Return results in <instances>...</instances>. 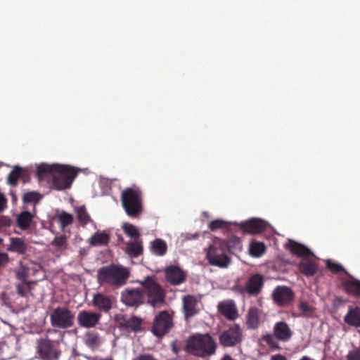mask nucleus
<instances>
[{"label":"nucleus","instance_id":"1","mask_svg":"<svg viewBox=\"0 0 360 360\" xmlns=\"http://www.w3.org/2000/svg\"><path fill=\"white\" fill-rule=\"evenodd\" d=\"M217 343L208 333H195L188 337L184 350L198 357H207L216 352Z\"/></svg>","mask_w":360,"mask_h":360},{"label":"nucleus","instance_id":"2","mask_svg":"<svg viewBox=\"0 0 360 360\" xmlns=\"http://www.w3.org/2000/svg\"><path fill=\"white\" fill-rule=\"evenodd\" d=\"M129 270L120 265L110 264L98 270L97 280L101 285H110L118 288L126 284L129 277Z\"/></svg>","mask_w":360,"mask_h":360},{"label":"nucleus","instance_id":"3","mask_svg":"<svg viewBox=\"0 0 360 360\" xmlns=\"http://www.w3.org/2000/svg\"><path fill=\"white\" fill-rule=\"evenodd\" d=\"M122 207L127 214L138 218L143 211L142 193L139 189L127 188L121 194Z\"/></svg>","mask_w":360,"mask_h":360},{"label":"nucleus","instance_id":"4","mask_svg":"<svg viewBox=\"0 0 360 360\" xmlns=\"http://www.w3.org/2000/svg\"><path fill=\"white\" fill-rule=\"evenodd\" d=\"M292 336V331L289 325L280 321L275 323L273 328V334H266L262 336L261 340L265 342L272 351L280 350L278 341L288 342Z\"/></svg>","mask_w":360,"mask_h":360},{"label":"nucleus","instance_id":"5","mask_svg":"<svg viewBox=\"0 0 360 360\" xmlns=\"http://www.w3.org/2000/svg\"><path fill=\"white\" fill-rule=\"evenodd\" d=\"M226 245L223 239H216L206 251V257L209 263L219 268H226L231 263L228 256Z\"/></svg>","mask_w":360,"mask_h":360},{"label":"nucleus","instance_id":"6","mask_svg":"<svg viewBox=\"0 0 360 360\" xmlns=\"http://www.w3.org/2000/svg\"><path fill=\"white\" fill-rule=\"evenodd\" d=\"M140 283L143 288L144 295H146L147 302L150 305L154 308H158L165 304V291L152 277H146Z\"/></svg>","mask_w":360,"mask_h":360},{"label":"nucleus","instance_id":"7","mask_svg":"<svg viewBox=\"0 0 360 360\" xmlns=\"http://www.w3.org/2000/svg\"><path fill=\"white\" fill-rule=\"evenodd\" d=\"M264 281L262 274H255L250 276L243 285L236 284L233 290L243 297H257L262 292Z\"/></svg>","mask_w":360,"mask_h":360},{"label":"nucleus","instance_id":"8","mask_svg":"<svg viewBox=\"0 0 360 360\" xmlns=\"http://www.w3.org/2000/svg\"><path fill=\"white\" fill-rule=\"evenodd\" d=\"M53 175V186L58 191L69 188L78 174L79 170L69 165H59Z\"/></svg>","mask_w":360,"mask_h":360},{"label":"nucleus","instance_id":"9","mask_svg":"<svg viewBox=\"0 0 360 360\" xmlns=\"http://www.w3.org/2000/svg\"><path fill=\"white\" fill-rule=\"evenodd\" d=\"M51 325L54 328L68 329L75 323V314L67 307H57L50 313Z\"/></svg>","mask_w":360,"mask_h":360},{"label":"nucleus","instance_id":"10","mask_svg":"<svg viewBox=\"0 0 360 360\" xmlns=\"http://www.w3.org/2000/svg\"><path fill=\"white\" fill-rule=\"evenodd\" d=\"M37 353L39 359L58 360L60 351L57 341L52 340L48 337L41 338L37 340Z\"/></svg>","mask_w":360,"mask_h":360},{"label":"nucleus","instance_id":"11","mask_svg":"<svg viewBox=\"0 0 360 360\" xmlns=\"http://www.w3.org/2000/svg\"><path fill=\"white\" fill-rule=\"evenodd\" d=\"M174 326L173 317L167 311L159 312L153 320L151 331L158 338L168 333Z\"/></svg>","mask_w":360,"mask_h":360},{"label":"nucleus","instance_id":"12","mask_svg":"<svg viewBox=\"0 0 360 360\" xmlns=\"http://www.w3.org/2000/svg\"><path fill=\"white\" fill-rule=\"evenodd\" d=\"M243 340V330L238 324H233L228 329L222 331L219 335V341L224 347H235Z\"/></svg>","mask_w":360,"mask_h":360},{"label":"nucleus","instance_id":"13","mask_svg":"<svg viewBox=\"0 0 360 360\" xmlns=\"http://www.w3.org/2000/svg\"><path fill=\"white\" fill-rule=\"evenodd\" d=\"M274 302L280 307L289 305L294 300L295 293L293 290L285 285H278L272 292Z\"/></svg>","mask_w":360,"mask_h":360},{"label":"nucleus","instance_id":"14","mask_svg":"<svg viewBox=\"0 0 360 360\" xmlns=\"http://www.w3.org/2000/svg\"><path fill=\"white\" fill-rule=\"evenodd\" d=\"M121 300L127 306L137 307L143 303V289L127 288L121 293Z\"/></svg>","mask_w":360,"mask_h":360},{"label":"nucleus","instance_id":"15","mask_svg":"<svg viewBox=\"0 0 360 360\" xmlns=\"http://www.w3.org/2000/svg\"><path fill=\"white\" fill-rule=\"evenodd\" d=\"M101 314L91 311L82 310L77 316L78 325L84 328L96 327L101 319Z\"/></svg>","mask_w":360,"mask_h":360},{"label":"nucleus","instance_id":"16","mask_svg":"<svg viewBox=\"0 0 360 360\" xmlns=\"http://www.w3.org/2000/svg\"><path fill=\"white\" fill-rule=\"evenodd\" d=\"M142 323L143 320L135 316H132L130 318L122 316L117 320L119 329L127 333L140 332L141 330Z\"/></svg>","mask_w":360,"mask_h":360},{"label":"nucleus","instance_id":"17","mask_svg":"<svg viewBox=\"0 0 360 360\" xmlns=\"http://www.w3.org/2000/svg\"><path fill=\"white\" fill-rule=\"evenodd\" d=\"M165 277L171 285H178L183 283L186 278V272L179 266L170 265L165 269Z\"/></svg>","mask_w":360,"mask_h":360},{"label":"nucleus","instance_id":"18","mask_svg":"<svg viewBox=\"0 0 360 360\" xmlns=\"http://www.w3.org/2000/svg\"><path fill=\"white\" fill-rule=\"evenodd\" d=\"M182 303L184 318L186 321L198 314V301L195 296L192 295L184 296L182 298Z\"/></svg>","mask_w":360,"mask_h":360},{"label":"nucleus","instance_id":"19","mask_svg":"<svg viewBox=\"0 0 360 360\" xmlns=\"http://www.w3.org/2000/svg\"><path fill=\"white\" fill-rule=\"evenodd\" d=\"M240 227L244 232L255 234L261 233L265 229L266 224L262 219H251L241 222Z\"/></svg>","mask_w":360,"mask_h":360},{"label":"nucleus","instance_id":"20","mask_svg":"<svg viewBox=\"0 0 360 360\" xmlns=\"http://www.w3.org/2000/svg\"><path fill=\"white\" fill-rule=\"evenodd\" d=\"M35 214L36 210L34 207L33 209V213L26 210L20 212L15 218V223L19 229L22 231L28 230L34 221Z\"/></svg>","mask_w":360,"mask_h":360},{"label":"nucleus","instance_id":"21","mask_svg":"<svg viewBox=\"0 0 360 360\" xmlns=\"http://www.w3.org/2000/svg\"><path fill=\"white\" fill-rule=\"evenodd\" d=\"M92 305L100 311L108 313L112 308V300L108 295L98 292L93 297Z\"/></svg>","mask_w":360,"mask_h":360},{"label":"nucleus","instance_id":"22","mask_svg":"<svg viewBox=\"0 0 360 360\" xmlns=\"http://www.w3.org/2000/svg\"><path fill=\"white\" fill-rule=\"evenodd\" d=\"M217 308L219 311L229 320H234L238 316L237 309L232 301L219 302Z\"/></svg>","mask_w":360,"mask_h":360},{"label":"nucleus","instance_id":"23","mask_svg":"<svg viewBox=\"0 0 360 360\" xmlns=\"http://www.w3.org/2000/svg\"><path fill=\"white\" fill-rule=\"evenodd\" d=\"M110 240V236L106 231H97L89 239L88 243L91 246H105Z\"/></svg>","mask_w":360,"mask_h":360},{"label":"nucleus","instance_id":"24","mask_svg":"<svg viewBox=\"0 0 360 360\" xmlns=\"http://www.w3.org/2000/svg\"><path fill=\"white\" fill-rule=\"evenodd\" d=\"M10 245L7 248L9 252H16L19 255L26 253L27 247L24 240L21 238L11 237L10 238Z\"/></svg>","mask_w":360,"mask_h":360},{"label":"nucleus","instance_id":"25","mask_svg":"<svg viewBox=\"0 0 360 360\" xmlns=\"http://www.w3.org/2000/svg\"><path fill=\"white\" fill-rule=\"evenodd\" d=\"M345 291L354 297H360V280L354 278L345 281L342 283Z\"/></svg>","mask_w":360,"mask_h":360},{"label":"nucleus","instance_id":"26","mask_svg":"<svg viewBox=\"0 0 360 360\" xmlns=\"http://www.w3.org/2000/svg\"><path fill=\"white\" fill-rule=\"evenodd\" d=\"M260 323V311L256 307H250L248 311L246 323L249 328L256 329Z\"/></svg>","mask_w":360,"mask_h":360},{"label":"nucleus","instance_id":"27","mask_svg":"<svg viewBox=\"0 0 360 360\" xmlns=\"http://www.w3.org/2000/svg\"><path fill=\"white\" fill-rule=\"evenodd\" d=\"M298 267L300 272L306 276H314L318 270L316 263L309 259L302 260Z\"/></svg>","mask_w":360,"mask_h":360},{"label":"nucleus","instance_id":"28","mask_svg":"<svg viewBox=\"0 0 360 360\" xmlns=\"http://www.w3.org/2000/svg\"><path fill=\"white\" fill-rule=\"evenodd\" d=\"M344 321L349 326L360 327V307L350 308L344 317Z\"/></svg>","mask_w":360,"mask_h":360},{"label":"nucleus","instance_id":"29","mask_svg":"<svg viewBox=\"0 0 360 360\" xmlns=\"http://www.w3.org/2000/svg\"><path fill=\"white\" fill-rule=\"evenodd\" d=\"M289 249L292 254L298 257H309L311 255V252L306 246L293 240H290Z\"/></svg>","mask_w":360,"mask_h":360},{"label":"nucleus","instance_id":"30","mask_svg":"<svg viewBox=\"0 0 360 360\" xmlns=\"http://www.w3.org/2000/svg\"><path fill=\"white\" fill-rule=\"evenodd\" d=\"M59 168V164L41 163L37 167L36 174L39 179L44 178L47 174H52L53 176L55 171Z\"/></svg>","mask_w":360,"mask_h":360},{"label":"nucleus","instance_id":"31","mask_svg":"<svg viewBox=\"0 0 360 360\" xmlns=\"http://www.w3.org/2000/svg\"><path fill=\"white\" fill-rule=\"evenodd\" d=\"M76 214L78 221L83 227L90 222H94L84 205L79 206L76 209Z\"/></svg>","mask_w":360,"mask_h":360},{"label":"nucleus","instance_id":"32","mask_svg":"<svg viewBox=\"0 0 360 360\" xmlns=\"http://www.w3.org/2000/svg\"><path fill=\"white\" fill-rule=\"evenodd\" d=\"M153 252L158 256H163L167 250V245L165 241L156 238L151 243Z\"/></svg>","mask_w":360,"mask_h":360},{"label":"nucleus","instance_id":"33","mask_svg":"<svg viewBox=\"0 0 360 360\" xmlns=\"http://www.w3.org/2000/svg\"><path fill=\"white\" fill-rule=\"evenodd\" d=\"M127 250L129 255L134 257H139L143 253L141 241L135 239L134 241L128 243Z\"/></svg>","mask_w":360,"mask_h":360},{"label":"nucleus","instance_id":"34","mask_svg":"<svg viewBox=\"0 0 360 360\" xmlns=\"http://www.w3.org/2000/svg\"><path fill=\"white\" fill-rule=\"evenodd\" d=\"M24 171L22 167L15 166L8 176L7 183L11 186H17L18 179L22 176Z\"/></svg>","mask_w":360,"mask_h":360},{"label":"nucleus","instance_id":"35","mask_svg":"<svg viewBox=\"0 0 360 360\" xmlns=\"http://www.w3.org/2000/svg\"><path fill=\"white\" fill-rule=\"evenodd\" d=\"M122 229L124 233L131 238L137 239L140 236L139 229L134 225L124 222L122 225Z\"/></svg>","mask_w":360,"mask_h":360},{"label":"nucleus","instance_id":"36","mask_svg":"<svg viewBox=\"0 0 360 360\" xmlns=\"http://www.w3.org/2000/svg\"><path fill=\"white\" fill-rule=\"evenodd\" d=\"M42 196L40 193L35 191H29L26 192L22 195V202L25 204L33 203L34 207L35 208V205L37 204Z\"/></svg>","mask_w":360,"mask_h":360},{"label":"nucleus","instance_id":"37","mask_svg":"<svg viewBox=\"0 0 360 360\" xmlns=\"http://www.w3.org/2000/svg\"><path fill=\"white\" fill-rule=\"evenodd\" d=\"M265 252L266 246L262 242H252L250 245V253L253 257H261Z\"/></svg>","mask_w":360,"mask_h":360},{"label":"nucleus","instance_id":"38","mask_svg":"<svg viewBox=\"0 0 360 360\" xmlns=\"http://www.w3.org/2000/svg\"><path fill=\"white\" fill-rule=\"evenodd\" d=\"M34 282L30 281H20L16 284L17 293L23 297H27L28 293L31 291V284Z\"/></svg>","mask_w":360,"mask_h":360},{"label":"nucleus","instance_id":"39","mask_svg":"<svg viewBox=\"0 0 360 360\" xmlns=\"http://www.w3.org/2000/svg\"><path fill=\"white\" fill-rule=\"evenodd\" d=\"M298 308L301 311L300 316L311 317L314 314V307L306 301L300 300L298 304Z\"/></svg>","mask_w":360,"mask_h":360},{"label":"nucleus","instance_id":"40","mask_svg":"<svg viewBox=\"0 0 360 360\" xmlns=\"http://www.w3.org/2000/svg\"><path fill=\"white\" fill-rule=\"evenodd\" d=\"M226 245V250L228 252H233L236 250L241 249V241L239 238L232 237L228 240H224Z\"/></svg>","mask_w":360,"mask_h":360},{"label":"nucleus","instance_id":"41","mask_svg":"<svg viewBox=\"0 0 360 360\" xmlns=\"http://www.w3.org/2000/svg\"><path fill=\"white\" fill-rule=\"evenodd\" d=\"M58 219L60 227L64 229L65 227L73 223L74 217L71 214L63 212L58 214Z\"/></svg>","mask_w":360,"mask_h":360},{"label":"nucleus","instance_id":"42","mask_svg":"<svg viewBox=\"0 0 360 360\" xmlns=\"http://www.w3.org/2000/svg\"><path fill=\"white\" fill-rule=\"evenodd\" d=\"M51 244L56 249H65L68 245L67 238L63 235L56 236Z\"/></svg>","mask_w":360,"mask_h":360},{"label":"nucleus","instance_id":"43","mask_svg":"<svg viewBox=\"0 0 360 360\" xmlns=\"http://www.w3.org/2000/svg\"><path fill=\"white\" fill-rule=\"evenodd\" d=\"M326 268L333 274H339L344 272L347 274L345 268L338 263L333 262L330 259H328L326 262Z\"/></svg>","mask_w":360,"mask_h":360},{"label":"nucleus","instance_id":"44","mask_svg":"<svg viewBox=\"0 0 360 360\" xmlns=\"http://www.w3.org/2000/svg\"><path fill=\"white\" fill-rule=\"evenodd\" d=\"M86 344L91 347L98 346L101 344L99 335L95 333H88L86 336Z\"/></svg>","mask_w":360,"mask_h":360},{"label":"nucleus","instance_id":"45","mask_svg":"<svg viewBox=\"0 0 360 360\" xmlns=\"http://www.w3.org/2000/svg\"><path fill=\"white\" fill-rule=\"evenodd\" d=\"M20 266L16 270V277L20 281H27V277L29 275V268L23 265L22 262H20Z\"/></svg>","mask_w":360,"mask_h":360},{"label":"nucleus","instance_id":"46","mask_svg":"<svg viewBox=\"0 0 360 360\" xmlns=\"http://www.w3.org/2000/svg\"><path fill=\"white\" fill-rule=\"evenodd\" d=\"M226 225V222L221 219L212 220L209 224V228L211 231H215L220 228H224Z\"/></svg>","mask_w":360,"mask_h":360},{"label":"nucleus","instance_id":"47","mask_svg":"<svg viewBox=\"0 0 360 360\" xmlns=\"http://www.w3.org/2000/svg\"><path fill=\"white\" fill-rule=\"evenodd\" d=\"M13 224V220L8 216L0 217V228L10 227Z\"/></svg>","mask_w":360,"mask_h":360},{"label":"nucleus","instance_id":"48","mask_svg":"<svg viewBox=\"0 0 360 360\" xmlns=\"http://www.w3.org/2000/svg\"><path fill=\"white\" fill-rule=\"evenodd\" d=\"M347 360H360V348L351 351L347 356Z\"/></svg>","mask_w":360,"mask_h":360},{"label":"nucleus","instance_id":"49","mask_svg":"<svg viewBox=\"0 0 360 360\" xmlns=\"http://www.w3.org/2000/svg\"><path fill=\"white\" fill-rule=\"evenodd\" d=\"M9 260L8 255L6 252H0V267L5 266Z\"/></svg>","mask_w":360,"mask_h":360},{"label":"nucleus","instance_id":"50","mask_svg":"<svg viewBox=\"0 0 360 360\" xmlns=\"http://www.w3.org/2000/svg\"><path fill=\"white\" fill-rule=\"evenodd\" d=\"M7 199L5 195L0 193V212H3L6 207Z\"/></svg>","mask_w":360,"mask_h":360},{"label":"nucleus","instance_id":"51","mask_svg":"<svg viewBox=\"0 0 360 360\" xmlns=\"http://www.w3.org/2000/svg\"><path fill=\"white\" fill-rule=\"evenodd\" d=\"M133 360H157L153 355L149 354H140Z\"/></svg>","mask_w":360,"mask_h":360},{"label":"nucleus","instance_id":"52","mask_svg":"<svg viewBox=\"0 0 360 360\" xmlns=\"http://www.w3.org/2000/svg\"><path fill=\"white\" fill-rule=\"evenodd\" d=\"M271 360H288L287 358L282 354H276L272 356Z\"/></svg>","mask_w":360,"mask_h":360},{"label":"nucleus","instance_id":"53","mask_svg":"<svg viewBox=\"0 0 360 360\" xmlns=\"http://www.w3.org/2000/svg\"><path fill=\"white\" fill-rule=\"evenodd\" d=\"M94 360H113L112 358H94Z\"/></svg>","mask_w":360,"mask_h":360},{"label":"nucleus","instance_id":"54","mask_svg":"<svg viewBox=\"0 0 360 360\" xmlns=\"http://www.w3.org/2000/svg\"><path fill=\"white\" fill-rule=\"evenodd\" d=\"M199 237V234L198 233H195V235H193L192 237H188V239H191V238H197Z\"/></svg>","mask_w":360,"mask_h":360},{"label":"nucleus","instance_id":"55","mask_svg":"<svg viewBox=\"0 0 360 360\" xmlns=\"http://www.w3.org/2000/svg\"><path fill=\"white\" fill-rule=\"evenodd\" d=\"M3 240L1 238H0V245L1 244Z\"/></svg>","mask_w":360,"mask_h":360}]
</instances>
